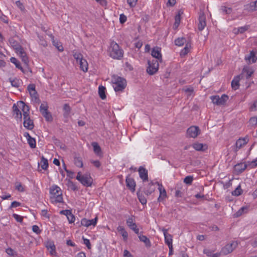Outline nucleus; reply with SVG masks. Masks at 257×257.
Listing matches in <instances>:
<instances>
[{"mask_svg":"<svg viewBox=\"0 0 257 257\" xmlns=\"http://www.w3.org/2000/svg\"><path fill=\"white\" fill-rule=\"evenodd\" d=\"M18 104L19 107L21 108L23 111L24 117L23 124L24 127L29 130H33L34 127V124L33 120L30 118L29 114V106L26 105L23 101H20Z\"/></svg>","mask_w":257,"mask_h":257,"instance_id":"obj_1","label":"nucleus"},{"mask_svg":"<svg viewBox=\"0 0 257 257\" xmlns=\"http://www.w3.org/2000/svg\"><path fill=\"white\" fill-rule=\"evenodd\" d=\"M67 218L70 223H73L75 221V216L72 213V212L67 216Z\"/></svg>","mask_w":257,"mask_h":257,"instance_id":"obj_52","label":"nucleus"},{"mask_svg":"<svg viewBox=\"0 0 257 257\" xmlns=\"http://www.w3.org/2000/svg\"><path fill=\"white\" fill-rule=\"evenodd\" d=\"M138 235L140 240L143 242L147 247H150L151 246V242L149 238H148L146 235H144L140 233Z\"/></svg>","mask_w":257,"mask_h":257,"instance_id":"obj_22","label":"nucleus"},{"mask_svg":"<svg viewBox=\"0 0 257 257\" xmlns=\"http://www.w3.org/2000/svg\"><path fill=\"white\" fill-rule=\"evenodd\" d=\"M123 255L124 257H134L133 255L126 249L124 250Z\"/></svg>","mask_w":257,"mask_h":257,"instance_id":"obj_64","label":"nucleus"},{"mask_svg":"<svg viewBox=\"0 0 257 257\" xmlns=\"http://www.w3.org/2000/svg\"><path fill=\"white\" fill-rule=\"evenodd\" d=\"M117 230L122 236L123 240L124 241H126L127 239L128 233L125 230L124 227L122 226H118L117 228Z\"/></svg>","mask_w":257,"mask_h":257,"instance_id":"obj_28","label":"nucleus"},{"mask_svg":"<svg viewBox=\"0 0 257 257\" xmlns=\"http://www.w3.org/2000/svg\"><path fill=\"white\" fill-rule=\"evenodd\" d=\"M137 196L138 198L140 201V202L142 204L145 205L147 203V199L146 197L139 191L137 192Z\"/></svg>","mask_w":257,"mask_h":257,"instance_id":"obj_39","label":"nucleus"},{"mask_svg":"<svg viewBox=\"0 0 257 257\" xmlns=\"http://www.w3.org/2000/svg\"><path fill=\"white\" fill-rule=\"evenodd\" d=\"M29 93L32 99H34L35 101L39 100L38 98V95L36 90L33 92H31Z\"/></svg>","mask_w":257,"mask_h":257,"instance_id":"obj_54","label":"nucleus"},{"mask_svg":"<svg viewBox=\"0 0 257 257\" xmlns=\"http://www.w3.org/2000/svg\"><path fill=\"white\" fill-rule=\"evenodd\" d=\"M200 133L199 127L196 126H191L189 127L186 132L187 136L190 138H195Z\"/></svg>","mask_w":257,"mask_h":257,"instance_id":"obj_10","label":"nucleus"},{"mask_svg":"<svg viewBox=\"0 0 257 257\" xmlns=\"http://www.w3.org/2000/svg\"><path fill=\"white\" fill-rule=\"evenodd\" d=\"M13 216L18 222H22L23 221V218L22 216L17 214H13Z\"/></svg>","mask_w":257,"mask_h":257,"instance_id":"obj_60","label":"nucleus"},{"mask_svg":"<svg viewBox=\"0 0 257 257\" xmlns=\"http://www.w3.org/2000/svg\"><path fill=\"white\" fill-rule=\"evenodd\" d=\"M186 41L184 38H178L175 40V44L178 46H182L186 43Z\"/></svg>","mask_w":257,"mask_h":257,"instance_id":"obj_37","label":"nucleus"},{"mask_svg":"<svg viewBox=\"0 0 257 257\" xmlns=\"http://www.w3.org/2000/svg\"><path fill=\"white\" fill-rule=\"evenodd\" d=\"M6 252L8 254H9L10 256H14L16 255V253L14 251L13 249H12L11 247H9L6 250Z\"/></svg>","mask_w":257,"mask_h":257,"instance_id":"obj_55","label":"nucleus"},{"mask_svg":"<svg viewBox=\"0 0 257 257\" xmlns=\"http://www.w3.org/2000/svg\"><path fill=\"white\" fill-rule=\"evenodd\" d=\"M97 217H96L95 218L89 220L85 218H83L81 220V224L83 226H86V227H89L91 225H93V226H95L97 223Z\"/></svg>","mask_w":257,"mask_h":257,"instance_id":"obj_15","label":"nucleus"},{"mask_svg":"<svg viewBox=\"0 0 257 257\" xmlns=\"http://www.w3.org/2000/svg\"><path fill=\"white\" fill-rule=\"evenodd\" d=\"M247 9H248L249 11L251 12H254L257 10V0L250 3L247 6Z\"/></svg>","mask_w":257,"mask_h":257,"instance_id":"obj_33","label":"nucleus"},{"mask_svg":"<svg viewBox=\"0 0 257 257\" xmlns=\"http://www.w3.org/2000/svg\"><path fill=\"white\" fill-rule=\"evenodd\" d=\"M248 142V138L247 137L239 138L236 142L235 147L234 151L235 152H237L242 147L245 145Z\"/></svg>","mask_w":257,"mask_h":257,"instance_id":"obj_13","label":"nucleus"},{"mask_svg":"<svg viewBox=\"0 0 257 257\" xmlns=\"http://www.w3.org/2000/svg\"><path fill=\"white\" fill-rule=\"evenodd\" d=\"M9 42L11 46L16 51L22 47L19 43L16 41L14 38H10L9 40Z\"/></svg>","mask_w":257,"mask_h":257,"instance_id":"obj_26","label":"nucleus"},{"mask_svg":"<svg viewBox=\"0 0 257 257\" xmlns=\"http://www.w3.org/2000/svg\"><path fill=\"white\" fill-rule=\"evenodd\" d=\"M249 110L250 111H257V99L250 104Z\"/></svg>","mask_w":257,"mask_h":257,"instance_id":"obj_44","label":"nucleus"},{"mask_svg":"<svg viewBox=\"0 0 257 257\" xmlns=\"http://www.w3.org/2000/svg\"><path fill=\"white\" fill-rule=\"evenodd\" d=\"M113 87L115 92H121L126 87V81L125 79L117 75H113L111 78Z\"/></svg>","mask_w":257,"mask_h":257,"instance_id":"obj_4","label":"nucleus"},{"mask_svg":"<svg viewBox=\"0 0 257 257\" xmlns=\"http://www.w3.org/2000/svg\"><path fill=\"white\" fill-rule=\"evenodd\" d=\"M16 52L19 55L21 58L22 61L26 65L28 64L29 59L27 56L26 53L24 50V49L22 47L19 50L16 51Z\"/></svg>","mask_w":257,"mask_h":257,"instance_id":"obj_17","label":"nucleus"},{"mask_svg":"<svg viewBox=\"0 0 257 257\" xmlns=\"http://www.w3.org/2000/svg\"><path fill=\"white\" fill-rule=\"evenodd\" d=\"M126 223L128 227L131 229L133 230L135 232V233L139 234V229L137 227L133 216L130 217L126 220Z\"/></svg>","mask_w":257,"mask_h":257,"instance_id":"obj_11","label":"nucleus"},{"mask_svg":"<svg viewBox=\"0 0 257 257\" xmlns=\"http://www.w3.org/2000/svg\"><path fill=\"white\" fill-rule=\"evenodd\" d=\"M74 162L75 165L80 168H82L83 167V162L82 159L79 157L76 156L74 159Z\"/></svg>","mask_w":257,"mask_h":257,"instance_id":"obj_36","label":"nucleus"},{"mask_svg":"<svg viewBox=\"0 0 257 257\" xmlns=\"http://www.w3.org/2000/svg\"><path fill=\"white\" fill-rule=\"evenodd\" d=\"M50 201L53 204L63 202L62 190L59 187L54 185L50 188Z\"/></svg>","mask_w":257,"mask_h":257,"instance_id":"obj_3","label":"nucleus"},{"mask_svg":"<svg viewBox=\"0 0 257 257\" xmlns=\"http://www.w3.org/2000/svg\"><path fill=\"white\" fill-rule=\"evenodd\" d=\"M242 193V190L241 188V186L239 185L236 188L231 192V194L233 196H238L240 195Z\"/></svg>","mask_w":257,"mask_h":257,"instance_id":"obj_38","label":"nucleus"},{"mask_svg":"<svg viewBox=\"0 0 257 257\" xmlns=\"http://www.w3.org/2000/svg\"><path fill=\"white\" fill-rule=\"evenodd\" d=\"M127 187L132 192L135 190L136 182L134 179L127 176L125 180Z\"/></svg>","mask_w":257,"mask_h":257,"instance_id":"obj_20","label":"nucleus"},{"mask_svg":"<svg viewBox=\"0 0 257 257\" xmlns=\"http://www.w3.org/2000/svg\"><path fill=\"white\" fill-rule=\"evenodd\" d=\"M193 148L198 151H204L207 149V146L205 144L196 143L193 144Z\"/></svg>","mask_w":257,"mask_h":257,"instance_id":"obj_23","label":"nucleus"},{"mask_svg":"<svg viewBox=\"0 0 257 257\" xmlns=\"http://www.w3.org/2000/svg\"><path fill=\"white\" fill-rule=\"evenodd\" d=\"M80 65V68L84 72H87L88 70V63L86 60L84 59H81L78 62Z\"/></svg>","mask_w":257,"mask_h":257,"instance_id":"obj_29","label":"nucleus"},{"mask_svg":"<svg viewBox=\"0 0 257 257\" xmlns=\"http://www.w3.org/2000/svg\"><path fill=\"white\" fill-rule=\"evenodd\" d=\"M247 167V165L244 163H240L235 166V169L239 172H242L245 170Z\"/></svg>","mask_w":257,"mask_h":257,"instance_id":"obj_31","label":"nucleus"},{"mask_svg":"<svg viewBox=\"0 0 257 257\" xmlns=\"http://www.w3.org/2000/svg\"><path fill=\"white\" fill-rule=\"evenodd\" d=\"M46 247L51 255H56V247L53 242L48 243Z\"/></svg>","mask_w":257,"mask_h":257,"instance_id":"obj_27","label":"nucleus"},{"mask_svg":"<svg viewBox=\"0 0 257 257\" xmlns=\"http://www.w3.org/2000/svg\"><path fill=\"white\" fill-rule=\"evenodd\" d=\"M83 243L86 245L88 249H91V243L90 240L88 239L85 238L84 237H82Z\"/></svg>","mask_w":257,"mask_h":257,"instance_id":"obj_58","label":"nucleus"},{"mask_svg":"<svg viewBox=\"0 0 257 257\" xmlns=\"http://www.w3.org/2000/svg\"><path fill=\"white\" fill-rule=\"evenodd\" d=\"M220 10L222 11V13L226 14H230L232 11L231 8H227L225 6H222L220 8Z\"/></svg>","mask_w":257,"mask_h":257,"instance_id":"obj_49","label":"nucleus"},{"mask_svg":"<svg viewBox=\"0 0 257 257\" xmlns=\"http://www.w3.org/2000/svg\"><path fill=\"white\" fill-rule=\"evenodd\" d=\"M108 55L114 59L120 60L123 56V51L115 42L110 43L107 50Z\"/></svg>","mask_w":257,"mask_h":257,"instance_id":"obj_2","label":"nucleus"},{"mask_svg":"<svg viewBox=\"0 0 257 257\" xmlns=\"http://www.w3.org/2000/svg\"><path fill=\"white\" fill-rule=\"evenodd\" d=\"M41 167L44 170H47L48 167V161L44 156L41 157Z\"/></svg>","mask_w":257,"mask_h":257,"instance_id":"obj_34","label":"nucleus"},{"mask_svg":"<svg viewBox=\"0 0 257 257\" xmlns=\"http://www.w3.org/2000/svg\"><path fill=\"white\" fill-rule=\"evenodd\" d=\"M249 124L252 126L257 125V116L251 117L249 120Z\"/></svg>","mask_w":257,"mask_h":257,"instance_id":"obj_51","label":"nucleus"},{"mask_svg":"<svg viewBox=\"0 0 257 257\" xmlns=\"http://www.w3.org/2000/svg\"><path fill=\"white\" fill-rule=\"evenodd\" d=\"M126 21V17L124 14H121L119 17V22L121 24H123Z\"/></svg>","mask_w":257,"mask_h":257,"instance_id":"obj_63","label":"nucleus"},{"mask_svg":"<svg viewBox=\"0 0 257 257\" xmlns=\"http://www.w3.org/2000/svg\"><path fill=\"white\" fill-rule=\"evenodd\" d=\"M0 19L5 23H8V18L7 16L4 15L2 12L0 10Z\"/></svg>","mask_w":257,"mask_h":257,"instance_id":"obj_56","label":"nucleus"},{"mask_svg":"<svg viewBox=\"0 0 257 257\" xmlns=\"http://www.w3.org/2000/svg\"><path fill=\"white\" fill-rule=\"evenodd\" d=\"M93 148V151L95 152V154L97 155H99V153L101 152V148L99 146L97 143L96 142H92L91 144Z\"/></svg>","mask_w":257,"mask_h":257,"instance_id":"obj_35","label":"nucleus"},{"mask_svg":"<svg viewBox=\"0 0 257 257\" xmlns=\"http://www.w3.org/2000/svg\"><path fill=\"white\" fill-rule=\"evenodd\" d=\"M156 184L159 186V190L160 191V195L163 196V197H166L167 196L166 191L164 188H163V186L162 184H160L158 182H156Z\"/></svg>","mask_w":257,"mask_h":257,"instance_id":"obj_41","label":"nucleus"},{"mask_svg":"<svg viewBox=\"0 0 257 257\" xmlns=\"http://www.w3.org/2000/svg\"><path fill=\"white\" fill-rule=\"evenodd\" d=\"M40 111L42 115L45 117L47 121H52L53 117L51 113L48 111V106L46 102L41 104L40 107Z\"/></svg>","mask_w":257,"mask_h":257,"instance_id":"obj_7","label":"nucleus"},{"mask_svg":"<svg viewBox=\"0 0 257 257\" xmlns=\"http://www.w3.org/2000/svg\"><path fill=\"white\" fill-rule=\"evenodd\" d=\"M154 183L151 182V183H149L148 186H149V188L148 190H147L145 192V193L147 195H150L153 192H154L155 191V188L154 187Z\"/></svg>","mask_w":257,"mask_h":257,"instance_id":"obj_40","label":"nucleus"},{"mask_svg":"<svg viewBox=\"0 0 257 257\" xmlns=\"http://www.w3.org/2000/svg\"><path fill=\"white\" fill-rule=\"evenodd\" d=\"M165 237V243L169 245H172V236L168 233L167 229L163 228L162 229Z\"/></svg>","mask_w":257,"mask_h":257,"instance_id":"obj_21","label":"nucleus"},{"mask_svg":"<svg viewBox=\"0 0 257 257\" xmlns=\"http://www.w3.org/2000/svg\"><path fill=\"white\" fill-rule=\"evenodd\" d=\"M244 59L249 63H254L257 60V51L252 50L250 51L248 55L245 56Z\"/></svg>","mask_w":257,"mask_h":257,"instance_id":"obj_14","label":"nucleus"},{"mask_svg":"<svg viewBox=\"0 0 257 257\" xmlns=\"http://www.w3.org/2000/svg\"><path fill=\"white\" fill-rule=\"evenodd\" d=\"M27 89L29 93L31 92L35 91L36 90L35 85L33 84H30L28 86Z\"/></svg>","mask_w":257,"mask_h":257,"instance_id":"obj_61","label":"nucleus"},{"mask_svg":"<svg viewBox=\"0 0 257 257\" xmlns=\"http://www.w3.org/2000/svg\"><path fill=\"white\" fill-rule=\"evenodd\" d=\"M198 21V29L200 31H201L206 26V17L203 13H200Z\"/></svg>","mask_w":257,"mask_h":257,"instance_id":"obj_12","label":"nucleus"},{"mask_svg":"<svg viewBox=\"0 0 257 257\" xmlns=\"http://www.w3.org/2000/svg\"><path fill=\"white\" fill-rule=\"evenodd\" d=\"M193 180V177L192 176H186L184 179V182L187 185H191L192 183V181Z\"/></svg>","mask_w":257,"mask_h":257,"instance_id":"obj_45","label":"nucleus"},{"mask_svg":"<svg viewBox=\"0 0 257 257\" xmlns=\"http://www.w3.org/2000/svg\"><path fill=\"white\" fill-rule=\"evenodd\" d=\"M20 101L18 102V103ZM19 107V105H16V104H14L13 106V115L15 116V118L19 119L20 120H22V112L20 111V110L18 108V107Z\"/></svg>","mask_w":257,"mask_h":257,"instance_id":"obj_19","label":"nucleus"},{"mask_svg":"<svg viewBox=\"0 0 257 257\" xmlns=\"http://www.w3.org/2000/svg\"><path fill=\"white\" fill-rule=\"evenodd\" d=\"M10 61L12 63L15 65L16 68L20 69L22 72H24L23 68L21 66L20 62L17 60V59L15 57H12L10 59Z\"/></svg>","mask_w":257,"mask_h":257,"instance_id":"obj_32","label":"nucleus"},{"mask_svg":"<svg viewBox=\"0 0 257 257\" xmlns=\"http://www.w3.org/2000/svg\"><path fill=\"white\" fill-rule=\"evenodd\" d=\"M180 20H181V17L180 14H178L176 15L175 17V23L174 24V27H175V28H177L180 23Z\"/></svg>","mask_w":257,"mask_h":257,"instance_id":"obj_46","label":"nucleus"},{"mask_svg":"<svg viewBox=\"0 0 257 257\" xmlns=\"http://www.w3.org/2000/svg\"><path fill=\"white\" fill-rule=\"evenodd\" d=\"M190 47V45L188 43L186 44L185 47L184 49L181 51L180 55H185L189 52V49Z\"/></svg>","mask_w":257,"mask_h":257,"instance_id":"obj_47","label":"nucleus"},{"mask_svg":"<svg viewBox=\"0 0 257 257\" xmlns=\"http://www.w3.org/2000/svg\"><path fill=\"white\" fill-rule=\"evenodd\" d=\"M32 230L37 234H39L41 232V230L40 229L39 226L36 225H34L32 226Z\"/></svg>","mask_w":257,"mask_h":257,"instance_id":"obj_57","label":"nucleus"},{"mask_svg":"<svg viewBox=\"0 0 257 257\" xmlns=\"http://www.w3.org/2000/svg\"><path fill=\"white\" fill-rule=\"evenodd\" d=\"M105 87L103 86L100 85L98 87V94L99 97L104 100L106 98V96L105 95Z\"/></svg>","mask_w":257,"mask_h":257,"instance_id":"obj_30","label":"nucleus"},{"mask_svg":"<svg viewBox=\"0 0 257 257\" xmlns=\"http://www.w3.org/2000/svg\"><path fill=\"white\" fill-rule=\"evenodd\" d=\"M240 75H237L231 81V87L234 90L238 89L239 86V80H240Z\"/></svg>","mask_w":257,"mask_h":257,"instance_id":"obj_24","label":"nucleus"},{"mask_svg":"<svg viewBox=\"0 0 257 257\" xmlns=\"http://www.w3.org/2000/svg\"><path fill=\"white\" fill-rule=\"evenodd\" d=\"M73 57L76 59V62L78 63L79 62L81 59H83L82 55L81 54L79 53H75L73 54Z\"/></svg>","mask_w":257,"mask_h":257,"instance_id":"obj_53","label":"nucleus"},{"mask_svg":"<svg viewBox=\"0 0 257 257\" xmlns=\"http://www.w3.org/2000/svg\"><path fill=\"white\" fill-rule=\"evenodd\" d=\"M237 245V243L236 242L228 243L222 248L221 253L222 254L227 255L231 252L236 247Z\"/></svg>","mask_w":257,"mask_h":257,"instance_id":"obj_9","label":"nucleus"},{"mask_svg":"<svg viewBox=\"0 0 257 257\" xmlns=\"http://www.w3.org/2000/svg\"><path fill=\"white\" fill-rule=\"evenodd\" d=\"M63 110L65 111V112L64 113V115L65 116H67L70 112L71 107H70V106L68 104L66 103L63 106Z\"/></svg>","mask_w":257,"mask_h":257,"instance_id":"obj_42","label":"nucleus"},{"mask_svg":"<svg viewBox=\"0 0 257 257\" xmlns=\"http://www.w3.org/2000/svg\"><path fill=\"white\" fill-rule=\"evenodd\" d=\"M243 72L246 73V78H249L253 73V71L250 69H243Z\"/></svg>","mask_w":257,"mask_h":257,"instance_id":"obj_48","label":"nucleus"},{"mask_svg":"<svg viewBox=\"0 0 257 257\" xmlns=\"http://www.w3.org/2000/svg\"><path fill=\"white\" fill-rule=\"evenodd\" d=\"M28 143L29 144L30 147L32 148H35L36 147V140L34 138L31 137L29 139L27 140Z\"/></svg>","mask_w":257,"mask_h":257,"instance_id":"obj_43","label":"nucleus"},{"mask_svg":"<svg viewBox=\"0 0 257 257\" xmlns=\"http://www.w3.org/2000/svg\"><path fill=\"white\" fill-rule=\"evenodd\" d=\"M41 215L42 216H44V217H46V218H50V215L48 213L47 210H45V209L42 210L41 211Z\"/></svg>","mask_w":257,"mask_h":257,"instance_id":"obj_62","label":"nucleus"},{"mask_svg":"<svg viewBox=\"0 0 257 257\" xmlns=\"http://www.w3.org/2000/svg\"><path fill=\"white\" fill-rule=\"evenodd\" d=\"M138 171L140 177L143 182L148 180V170L146 168L141 166L139 167Z\"/></svg>","mask_w":257,"mask_h":257,"instance_id":"obj_18","label":"nucleus"},{"mask_svg":"<svg viewBox=\"0 0 257 257\" xmlns=\"http://www.w3.org/2000/svg\"><path fill=\"white\" fill-rule=\"evenodd\" d=\"M76 179L78 180L83 186L86 187L91 186L93 183V179L89 174H85L83 175H81L79 172L76 176Z\"/></svg>","mask_w":257,"mask_h":257,"instance_id":"obj_5","label":"nucleus"},{"mask_svg":"<svg viewBox=\"0 0 257 257\" xmlns=\"http://www.w3.org/2000/svg\"><path fill=\"white\" fill-rule=\"evenodd\" d=\"M148 66L147 68V73L151 75L155 74L158 70L159 63L156 59L148 61Z\"/></svg>","mask_w":257,"mask_h":257,"instance_id":"obj_6","label":"nucleus"},{"mask_svg":"<svg viewBox=\"0 0 257 257\" xmlns=\"http://www.w3.org/2000/svg\"><path fill=\"white\" fill-rule=\"evenodd\" d=\"M9 81L11 83L12 86L16 88L19 87L22 83V81L17 78H15L14 79L10 78Z\"/></svg>","mask_w":257,"mask_h":257,"instance_id":"obj_25","label":"nucleus"},{"mask_svg":"<svg viewBox=\"0 0 257 257\" xmlns=\"http://www.w3.org/2000/svg\"><path fill=\"white\" fill-rule=\"evenodd\" d=\"M138 0H127V4L130 7H135Z\"/></svg>","mask_w":257,"mask_h":257,"instance_id":"obj_59","label":"nucleus"},{"mask_svg":"<svg viewBox=\"0 0 257 257\" xmlns=\"http://www.w3.org/2000/svg\"><path fill=\"white\" fill-rule=\"evenodd\" d=\"M16 189L18 191L23 192L25 191L24 187L22 186L21 183H16L15 185Z\"/></svg>","mask_w":257,"mask_h":257,"instance_id":"obj_50","label":"nucleus"},{"mask_svg":"<svg viewBox=\"0 0 257 257\" xmlns=\"http://www.w3.org/2000/svg\"><path fill=\"white\" fill-rule=\"evenodd\" d=\"M151 55L153 57L157 59L160 62L162 61V56L161 53V48L158 47L154 48L152 50Z\"/></svg>","mask_w":257,"mask_h":257,"instance_id":"obj_16","label":"nucleus"},{"mask_svg":"<svg viewBox=\"0 0 257 257\" xmlns=\"http://www.w3.org/2000/svg\"><path fill=\"white\" fill-rule=\"evenodd\" d=\"M212 102L217 105H224L228 99V96L226 94H222L220 97L218 95H214L210 97Z\"/></svg>","mask_w":257,"mask_h":257,"instance_id":"obj_8","label":"nucleus"}]
</instances>
